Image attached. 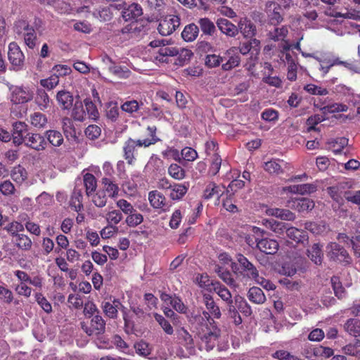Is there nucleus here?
Segmentation results:
<instances>
[{
	"instance_id": "obj_1",
	"label": "nucleus",
	"mask_w": 360,
	"mask_h": 360,
	"mask_svg": "<svg viewBox=\"0 0 360 360\" xmlns=\"http://www.w3.org/2000/svg\"><path fill=\"white\" fill-rule=\"evenodd\" d=\"M148 134L150 138L145 139H139L135 141L132 139H129L123 146L124 157L127 163L132 165L135 161L134 153L136 147L147 148L151 145H154L160 139L156 136L157 127L155 125L148 126L147 127Z\"/></svg>"
},
{
	"instance_id": "obj_2",
	"label": "nucleus",
	"mask_w": 360,
	"mask_h": 360,
	"mask_svg": "<svg viewBox=\"0 0 360 360\" xmlns=\"http://www.w3.org/2000/svg\"><path fill=\"white\" fill-rule=\"evenodd\" d=\"M221 330L215 324L202 326L196 333L197 338L200 340V349L207 352L214 349L218 342Z\"/></svg>"
},
{
	"instance_id": "obj_3",
	"label": "nucleus",
	"mask_w": 360,
	"mask_h": 360,
	"mask_svg": "<svg viewBox=\"0 0 360 360\" xmlns=\"http://www.w3.org/2000/svg\"><path fill=\"white\" fill-rule=\"evenodd\" d=\"M202 298L203 303L207 310L202 313L204 317L206 319L207 323H209V325L215 324V321L213 319H219L221 318V313L220 309L210 295L205 293L203 295Z\"/></svg>"
},
{
	"instance_id": "obj_4",
	"label": "nucleus",
	"mask_w": 360,
	"mask_h": 360,
	"mask_svg": "<svg viewBox=\"0 0 360 360\" xmlns=\"http://www.w3.org/2000/svg\"><path fill=\"white\" fill-rule=\"evenodd\" d=\"M327 257L333 261L345 263L351 262V257L346 250L336 243H330L326 247Z\"/></svg>"
},
{
	"instance_id": "obj_5",
	"label": "nucleus",
	"mask_w": 360,
	"mask_h": 360,
	"mask_svg": "<svg viewBox=\"0 0 360 360\" xmlns=\"http://www.w3.org/2000/svg\"><path fill=\"white\" fill-rule=\"evenodd\" d=\"M352 185L349 181H341L327 188V192L330 198L338 204H343L345 193L352 188Z\"/></svg>"
},
{
	"instance_id": "obj_6",
	"label": "nucleus",
	"mask_w": 360,
	"mask_h": 360,
	"mask_svg": "<svg viewBox=\"0 0 360 360\" xmlns=\"http://www.w3.org/2000/svg\"><path fill=\"white\" fill-rule=\"evenodd\" d=\"M81 328L89 336L103 334L105 330V321L101 315L96 314L92 317L90 326L82 322Z\"/></svg>"
},
{
	"instance_id": "obj_7",
	"label": "nucleus",
	"mask_w": 360,
	"mask_h": 360,
	"mask_svg": "<svg viewBox=\"0 0 360 360\" xmlns=\"http://www.w3.org/2000/svg\"><path fill=\"white\" fill-rule=\"evenodd\" d=\"M11 101L15 104H22L32 100L34 93L27 87L13 86L11 88Z\"/></svg>"
},
{
	"instance_id": "obj_8",
	"label": "nucleus",
	"mask_w": 360,
	"mask_h": 360,
	"mask_svg": "<svg viewBox=\"0 0 360 360\" xmlns=\"http://www.w3.org/2000/svg\"><path fill=\"white\" fill-rule=\"evenodd\" d=\"M180 25V18L178 15H170L162 19L158 30L162 36L171 34Z\"/></svg>"
},
{
	"instance_id": "obj_9",
	"label": "nucleus",
	"mask_w": 360,
	"mask_h": 360,
	"mask_svg": "<svg viewBox=\"0 0 360 360\" xmlns=\"http://www.w3.org/2000/svg\"><path fill=\"white\" fill-rule=\"evenodd\" d=\"M8 57L13 70H19L24 65L25 56L18 44L12 42L8 46Z\"/></svg>"
},
{
	"instance_id": "obj_10",
	"label": "nucleus",
	"mask_w": 360,
	"mask_h": 360,
	"mask_svg": "<svg viewBox=\"0 0 360 360\" xmlns=\"http://www.w3.org/2000/svg\"><path fill=\"white\" fill-rule=\"evenodd\" d=\"M22 143L27 147L37 151L43 150L46 146V141L44 137L37 133L29 132L26 136H25Z\"/></svg>"
},
{
	"instance_id": "obj_11",
	"label": "nucleus",
	"mask_w": 360,
	"mask_h": 360,
	"mask_svg": "<svg viewBox=\"0 0 360 360\" xmlns=\"http://www.w3.org/2000/svg\"><path fill=\"white\" fill-rule=\"evenodd\" d=\"M223 60H227V61L222 65L224 70H230L238 66L240 62V58L238 48L231 47L228 49L223 56Z\"/></svg>"
},
{
	"instance_id": "obj_12",
	"label": "nucleus",
	"mask_w": 360,
	"mask_h": 360,
	"mask_svg": "<svg viewBox=\"0 0 360 360\" xmlns=\"http://www.w3.org/2000/svg\"><path fill=\"white\" fill-rule=\"evenodd\" d=\"M343 328L349 335L356 338L355 345L360 347V320L350 318L345 321Z\"/></svg>"
},
{
	"instance_id": "obj_13",
	"label": "nucleus",
	"mask_w": 360,
	"mask_h": 360,
	"mask_svg": "<svg viewBox=\"0 0 360 360\" xmlns=\"http://www.w3.org/2000/svg\"><path fill=\"white\" fill-rule=\"evenodd\" d=\"M27 125L22 122H16L13 124L12 139L15 146L22 144L25 136L28 134Z\"/></svg>"
},
{
	"instance_id": "obj_14",
	"label": "nucleus",
	"mask_w": 360,
	"mask_h": 360,
	"mask_svg": "<svg viewBox=\"0 0 360 360\" xmlns=\"http://www.w3.org/2000/svg\"><path fill=\"white\" fill-rule=\"evenodd\" d=\"M257 248L262 252L266 254H275L278 250V243L274 239L256 238L255 240Z\"/></svg>"
},
{
	"instance_id": "obj_15",
	"label": "nucleus",
	"mask_w": 360,
	"mask_h": 360,
	"mask_svg": "<svg viewBox=\"0 0 360 360\" xmlns=\"http://www.w3.org/2000/svg\"><path fill=\"white\" fill-rule=\"evenodd\" d=\"M236 260L240 264L243 271L248 278L254 280L255 278L257 277L259 272L257 268L244 255L238 254L236 255Z\"/></svg>"
},
{
	"instance_id": "obj_16",
	"label": "nucleus",
	"mask_w": 360,
	"mask_h": 360,
	"mask_svg": "<svg viewBox=\"0 0 360 360\" xmlns=\"http://www.w3.org/2000/svg\"><path fill=\"white\" fill-rule=\"evenodd\" d=\"M176 341L187 349H194L193 337L184 327H180L176 330Z\"/></svg>"
},
{
	"instance_id": "obj_17",
	"label": "nucleus",
	"mask_w": 360,
	"mask_h": 360,
	"mask_svg": "<svg viewBox=\"0 0 360 360\" xmlns=\"http://www.w3.org/2000/svg\"><path fill=\"white\" fill-rule=\"evenodd\" d=\"M238 32L245 38H252L256 34L257 29L255 24L247 18H241L238 22Z\"/></svg>"
},
{
	"instance_id": "obj_18",
	"label": "nucleus",
	"mask_w": 360,
	"mask_h": 360,
	"mask_svg": "<svg viewBox=\"0 0 360 360\" xmlns=\"http://www.w3.org/2000/svg\"><path fill=\"white\" fill-rule=\"evenodd\" d=\"M265 6L271 24L276 25L283 20V17L279 13V5H277L274 1H269L266 3Z\"/></svg>"
},
{
	"instance_id": "obj_19",
	"label": "nucleus",
	"mask_w": 360,
	"mask_h": 360,
	"mask_svg": "<svg viewBox=\"0 0 360 360\" xmlns=\"http://www.w3.org/2000/svg\"><path fill=\"white\" fill-rule=\"evenodd\" d=\"M217 25L219 30L228 37H234L238 34L237 26L226 18L218 19Z\"/></svg>"
},
{
	"instance_id": "obj_20",
	"label": "nucleus",
	"mask_w": 360,
	"mask_h": 360,
	"mask_svg": "<svg viewBox=\"0 0 360 360\" xmlns=\"http://www.w3.org/2000/svg\"><path fill=\"white\" fill-rule=\"evenodd\" d=\"M120 307L124 309L121 302L117 299H114L112 302H103L101 304L104 314L110 319H116L117 317L118 309Z\"/></svg>"
},
{
	"instance_id": "obj_21",
	"label": "nucleus",
	"mask_w": 360,
	"mask_h": 360,
	"mask_svg": "<svg viewBox=\"0 0 360 360\" xmlns=\"http://www.w3.org/2000/svg\"><path fill=\"white\" fill-rule=\"evenodd\" d=\"M189 183L174 184L170 188L169 195L173 200H181L188 192Z\"/></svg>"
},
{
	"instance_id": "obj_22",
	"label": "nucleus",
	"mask_w": 360,
	"mask_h": 360,
	"mask_svg": "<svg viewBox=\"0 0 360 360\" xmlns=\"http://www.w3.org/2000/svg\"><path fill=\"white\" fill-rule=\"evenodd\" d=\"M143 14L141 6L138 4H132L125 8L122 13L123 18L127 20H136Z\"/></svg>"
},
{
	"instance_id": "obj_23",
	"label": "nucleus",
	"mask_w": 360,
	"mask_h": 360,
	"mask_svg": "<svg viewBox=\"0 0 360 360\" xmlns=\"http://www.w3.org/2000/svg\"><path fill=\"white\" fill-rule=\"evenodd\" d=\"M266 213L269 216H274L282 220L294 221L295 219V214L289 210L270 208L266 210Z\"/></svg>"
},
{
	"instance_id": "obj_24",
	"label": "nucleus",
	"mask_w": 360,
	"mask_h": 360,
	"mask_svg": "<svg viewBox=\"0 0 360 360\" xmlns=\"http://www.w3.org/2000/svg\"><path fill=\"white\" fill-rule=\"evenodd\" d=\"M102 184L103 185V191L108 193L111 198H117L120 191L118 185L115 181L109 177H103L102 179Z\"/></svg>"
},
{
	"instance_id": "obj_25",
	"label": "nucleus",
	"mask_w": 360,
	"mask_h": 360,
	"mask_svg": "<svg viewBox=\"0 0 360 360\" xmlns=\"http://www.w3.org/2000/svg\"><path fill=\"white\" fill-rule=\"evenodd\" d=\"M56 100L62 109L69 110L73 105L74 98L70 92L60 91L56 95Z\"/></svg>"
},
{
	"instance_id": "obj_26",
	"label": "nucleus",
	"mask_w": 360,
	"mask_h": 360,
	"mask_svg": "<svg viewBox=\"0 0 360 360\" xmlns=\"http://www.w3.org/2000/svg\"><path fill=\"white\" fill-rule=\"evenodd\" d=\"M72 105L73 107L70 114L71 117L75 121L84 122L86 119V114L84 105L82 102L79 100H77Z\"/></svg>"
},
{
	"instance_id": "obj_27",
	"label": "nucleus",
	"mask_w": 360,
	"mask_h": 360,
	"mask_svg": "<svg viewBox=\"0 0 360 360\" xmlns=\"http://www.w3.org/2000/svg\"><path fill=\"white\" fill-rule=\"evenodd\" d=\"M262 224L266 228L276 234H283L287 224L285 223L278 221L275 219H264L262 221Z\"/></svg>"
},
{
	"instance_id": "obj_28",
	"label": "nucleus",
	"mask_w": 360,
	"mask_h": 360,
	"mask_svg": "<svg viewBox=\"0 0 360 360\" xmlns=\"http://www.w3.org/2000/svg\"><path fill=\"white\" fill-rule=\"evenodd\" d=\"M148 200L151 206L155 209H163L166 206V198L163 194L158 191H150Z\"/></svg>"
},
{
	"instance_id": "obj_29",
	"label": "nucleus",
	"mask_w": 360,
	"mask_h": 360,
	"mask_svg": "<svg viewBox=\"0 0 360 360\" xmlns=\"http://www.w3.org/2000/svg\"><path fill=\"white\" fill-rule=\"evenodd\" d=\"M11 179L18 185H21L27 178L26 169L20 165H16L11 171Z\"/></svg>"
},
{
	"instance_id": "obj_30",
	"label": "nucleus",
	"mask_w": 360,
	"mask_h": 360,
	"mask_svg": "<svg viewBox=\"0 0 360 360\" xmlns=\"http://www.w3.org/2000/svg\"><path fill=\"white\" fill-rule=\"evenodd\" d=\"M14 237V243L15 245L22 250H29L31 249L32 242L31 239L23 233H13Z\"/></svg>"
},
{
	"instance_id": "obj_31",
	"label": "nucleus",
	"mask_w": 360,
	"mask_h": 360,
	"mask_svg": "<svg viewBox=\"0 0 360 360\" xmlns=\"http://www.w3.org/2000/svg\"><path fill=\"white\" fill-rule=\"evenodd\" d=\"M285 232L290 239L294 240L296 243H303L307 240L306 233L304 231L295 227H288L287 226Z\"/></svg>"
},
{
	"instance_id": "obj_32",
	"label": "nucleus",
	"mask_w": 360,
	"mask_h": 360,
	"mask_svg": "<svg viewBox=\"0 0 360 360\" xmlns=\"http://www.w3.org/2000/svg\"><path fill=\"white\" fill-rule=\"evenodd\" d=\"M308 257L316 264H321L323 260L322 245L319 243H314L310 249L308 250Z\"/></svg>"
},
{
	"instance_id": "obj_33",
	"label": "nucleus",
	"mask_w": 360,
	"mask_h": 360,
	"mask_svg": "<svg viewBox=\"0 0 360 360\" xmlns=\"http://www.w3.org/2000/svg\"><path fill=\"white\" fill-rule=\"evenodd\" d=\"M199 33V28L198 25L191 23L186 25L183 32H181V37L186 41H194Z\"/></svg>"
},
{
	"instance_id": "obj_34",
	"label": "nucleus",
	"mask_w": 360,
	"mask_h": 360,
	"mask_svg": "<svg viewBox=\"0 0 360 360\" xmlns=\"http://www.w3.org/2000/svg\"><path fill=\"white\" fill-rule=\"evenodd\" d=\"M179 53V49L174 46H162L160 48L158 52V55L155 56V59L160 62H165V57L167 56H175Z\"/></svg>"
},
{
	"instance_id": "obj_35",
	"label": "nucleus",
	"mask_w": 360,
	"mask_h": 360,
	"mask_svg": "<svg viewBox=\"0 0 360 360\" xmlns=\"http://www.w3.org/2000/svg\"><path fill=\"white\" fill-rule=\"evenodd\" d=\"M248 297L250 301L257 304H262L266 301L262 290L257 287H252L249 290Z\"/></svg>"
},
{
	"instance_id": "obj_36",
	"label": "nucleus",
	"mask_w": 360,
	"mask_h": 360,
	"mask_svg": "<svg viewBox=\"0 0 360 360\" xmlns=\"http://www.w3.org/2000/svg\"><path fill=\"white\" fill-rule=\"evenodd\" d=\"M224 187L221 188L220 186L217 185L214 182H210L203 193V198L206 200H209L217 195L219 198L224 193Z\"/></svg>"
},
{
	"instance_id": "obj_37",
	"label": "nucleus",
	"mask_w": 360,
	"mask_h": 360,
	"mask_svg": "<svg viewBox=\"0 0 360 360\" xmlns=\"http://www.w3.org/2000/svg\"><path fill=\"white\" fill-rule=\"evenodd\" d=\"M82 192L81 189L75 188L70 198V206L76 212H79L83 208Z\"/></svg>"
},
{
	"instance_id": "obj_38",
	"label": "nucleus",
	"mask_w": 360,
	"mask_h": 360,
	"mask_svg": "<svg viewBox=\"0 0 360 360\" xmlns=\"http://www.w3.org/2000/svg\"><path fill=\"white\" fill-rule=\"evenodd\" d=\"M195 281L200 288L209 292L214 290V283H218L217 281L214 282L207 274L198 275Z\"/></svg>"
},
{
	"instance_id": "obj_39",
	"label": "nucleus",
	"mask_w": 360,
	"mask_h": 360,
	"mask_svg": "<svg viewBox=\"0 0 360 360\" xmlns=\"http://www.w3.org/2000/svg\"><path fill=\"white\" fill-rule=\"evenodd\" d=\"M198 24L201 31L203 34L212 36L216 31V27L212 21L207 18H202L199 19Z\"/></svg>"
},
{
	"instance_id": "obj_40",
	"label": "nucleus",
	"mask_w": 360,
	"mask_h": 360,
	"mask_svg": "<svg viewBox=\"0 0 360 360\" xmlns=\"http://www.w3.org/2000/svg\"><path fill=\"white\" fill-rule=\"evenodd\" d=\"M169 175L175 180L181 181L186 177V171L176 163H172L168 167Z\"/></svg>"
},
{
	"instance_id": "obj_41",
	"label": "nucleus",
	"mask_w": 360,
	"mask_h": 360,
	"mask_svg": "<svg viewBox=\"0 0 360 360\" xmlns=\"http://www.w3.org/2000/svg\"><path fill=\"white\" fill-rule=\"evenodd\" d=\"M214 291L228 304H233L232 296L230 291L219 282L214 283Z\"/></svg>"
},
{
	"instance_id": "obj_42",
	"label": "nucleus",
	"mask_w": 360,
	"mask_h": 360,
	"mask_svg": "<svg viewBox=\"0 0 360 360\" xmlns=\"http://www.w3.org/2000/svg\"><path fill=\"white\" fill-rule=\"evenodd\" d=\"M84 184L86 188V193L90 196L97 188V181L95 176L90 173H86L84 176Z\"/></svg>"
},
{
	"instance_id": "obj_43",
	"label": "nucleus",
	"mask_w": 360,
	"mask_h": 360,
	"mask_svg": "<svg viewBox=\"0 0 360 360\" xmlns=\"http://www.w3.org/2000/svg\"><path fill=\"white\" fill-rule=\"evenodd\" d=\"M47 122L46 116L41 112H36L30 115V122L36 128H44Z\"/></svg>"
},
{
	"instance_id": "obj_44",
	"label": "nucleus",
	"mask_w": 360,
	"mask_h": 360,
	"mask_svg": "<svg viewBox=\"0 0 360 360\" xmlns=\"http://www.w3.org/2000/svg\"><path fill=\"white\" fill-rule=\"evenodd\" d=\"M46 136L49 143L56 147L61 146L63 143L62 134L56 130H48L46 132Z\"/></svg>"
},
{
	"instance_id": "obj_45",
	"label": "nucleus",
	"mask_w": 360,
	"mask_h": 360,
	"mask_svg": "<svg viewBox=\"0 0 360 360\" xmlns=\"http://www.w3.org/2000/svg\"><path fill=\"white\" fill-rule=\"evenodd\" d=\"M295 208L300 212L311 210L314 207V202L312 200L307 198H302L294 202Z\"/></svg>"
},
{
	"instance_id": "obj_46",
	"label": "nucleus",
	"mask_w": 360,
	"mask_h": 360,
	"mask_svg": "<svg viewBox=\"0 0 360 360\" xmlns=\"http://www.w3.org/2000/svg\"><path fill=\"white\" fill-rule=\"evenodd\" d=\"M279 160H271L264 163V169L269 174H280L283 172Z\"/></svg>"
},
{
	"instance_id": "obj_47",
	"label": "nucleus",
	"mask_w": 360,
	"mask_h": 360,
	"mask_svg": "<svg viewBox=\"0 0 360 360\" xmlns=\"http://www.w3.org/2000/svg\"><path fill=\"white\" fill-rule=\"evenodd\" d=\"M35 102L41 110H44L49 107L50 99L44 90L39 89L37 91Z\"/></svg>"
},
{
	"instance_id": "obj_48",
	"label": "nucleus",
	"mask_w": 360,
	"mask_h": 360,
	"mask_svg": "<svg viewBox=\"0 0 360 360\" xmlns=\"http://www.w3.org/2000/svg\"><path fill=\"white\" fill-rule=\"evenodd\" d=\"M288 30L285 26L281 27H276L273 31H269L268 37L275 41H283L286 37Z\"/></svg>"
},
{
	"instance_id": "obj_49",
	"label": "nucleus",
	"mask_w": 360,
	"mask_h": 360,
	"mask_svg": "<svg viewBox=\"0 0 360 360\" xmlns=\"http://www.w3.org/2000/svg\"><path fill=\"white\" fill-rule=\"evenodd\" d=\"M331 285L333 288L334 293L338 299L341 300L346 297V291L338 277L333 276L331 278Z\"/></svg>"
},
{
	"instance_id": "obj_50",
	"label": "nucleus",
	"mask_w": 360,
	"mask_h": 360,
	"mask_svg": "<svg viewBox=\"0 0 360 360\" xmlns=\"http://www.w3.org/2000/svg\"><path fill=\"white\" fill-rule=\"evenodd\" d=\"M105 115L111 122H115L119 117V107L117 103L110 102L105 108Z\"/></svg>"
},
{
	"instance_id": "obj_51",
	"label": "nucleus",
	"mask_w": 360,
	"mask_h": 360,
	"mask_svg": "<svg viewBox=\"0 0 360 360\" xmlns=\"http://www.w3.org/2000/svg\"><path fill=\"white\" fill-rule=\"evenodd\" d=\"M86 117L96 120L99 117V113L96 105L89 99L84 101Z\"/></svg>"
},
{
	"instance_id": "obj_52",
	"label": "nucleus",
	"mask_w": 360,
	"mask_h": 360,
	"mask_svg": "<svg viewBox=\"0 0 360 360\" xmlns=\"http://www.w3.org/2000/svg\"><path fill=\"white\" fill-rule=\"evenodd\" d=\"M154 318L166 334H174V328L172 326L167 319H165V317L158 313H155L154 314Z\"/></svg>"
},
{
	"instance_id": "obj_53",
	"label": "nucleus",
	"mask_w": 360,
	"mask_h": 360,
	"mask_svg": "<svg viewBox=\"0 0 360 360\" xmlns=\"http://www.w3.org/2000/svg\"><path fill=\"white\" fill-rule=\"evenodd\" d=\"M31 27L27 20L20 18L14 22L13 30L18 35H22L26 32L29 31Z\"/></svg>"
},
{
	"instance_id": "obj_54",
	"label": "nucleus",
	"mask_w": 360,
	"mask_h": 360,
	"mask_svg": "<svg viewBox=\"0 0 360 360\" xmlns=\"http://www.w3.org/2000/svg\"><path fill=\"white\" fill-rule=\"evenodd\" d=\"M24 42L30 49H34L37 45V37L34 29L32 27L23 34Z\"/></svg>"
},
{
	"instance_id": "obj_55",
	"label": "nucleus",
	"mask_w": 360,
	"mask_h": 360,
	"mask_svg": "<svg viewBox=\"0 0 360 360\" xmlns=\"http://www.w3.org/2000/svg\"><path fill=\"white\" fill-rule=\"evenodd\" d=\"M136 354L141 356H147L150 354L152 349L148 343L143 340L136 342L134 346Z\"/></svg>"
},
{
	"instance_id": "obj_56",
	"label": "nucleus",
	"mask_w": 360,
	"mask_h": 360,
	"mask_svg": "<svg viewBox=\"0 0 360 360\" xmlns=\"http://www.w3.org/2000/svg\"><path fill=\"white\" fill-rule=\"evenodd\" d=\"M122 212L117 210H112L106 214L105 219L109 224L115 226L122 220Z\"/></svg>"
},
{
	"instance_id": "obj_57",
	"label": "nucleus",
	"mask_w": 360,
	"mask_h": 360,
	"mask_svg": "<svg viewBox=\"0 0 360 360\" xmlns=\"http://www.w3.org/2000/svg\"><path fill=\"white\" fill-rule=\"evenodd\" d=\"M143 217L141 214L132 212L126 217L125 222L129 227H136L143 222Z\"/></svg>"
},
{
	"instance_id": "obj_58",
	"label": "nucleus",
	"mask_w": 360,
	"mask_h": 360,
	"mask_svg": "<svg viewBox=\"0 0 360 360\" xmlns=\"http://www.w3.org/2000/svg\"><path fill=\"white\" fill-rule=\"evenodd\" d=\"M304 229L313 234L320 235L326 231V226L323 223L306 222L304 224Z\"/></svg>"
},
{
	"instance_id": "obj_59",
	"label": "nucleus",
	"mask_w": 360,
	"mask_h": 360,
	"mask_svg": "<svg viewBox=\"0 0 360 360\" xmlns=\"http://www.w3.org/2000/svg\"><path fill=\"white\" fill-rule=\"evenodd\" d=\"M142 105V103L140 104L137 101L131 100L124 102L121 105V109L125 112L132 114L137 112Z\"/></svg>"
},
{
	"instance_id": "obj_60",
	"label": "nucleus",
	"mask_w": 360,
	"mask_h": 360,
	"mask_svg": "<svg viewBox=\"0 0 360 360\" xmlns=\"http://www.w3.org/2000/svg\"><path fill=\"white\" fill-rule=\"evenodd\" d=\"M16 191L15 186L10 180H5L0 183V192L5 196L14 195Z\"/></svg>"
},
{
	"instance_id": "obj_61",
	"label": "nucleus",
	"mask_w": 360,
	"mask_h": 360,
	"mask_svg": "<svg viewBox=\"0 0 360 360\" xmlns=\"http://www.w3.org/2000/svg\"><path fill=\"white\" fill-rule=\"evenodd\" d=\"M221 163L222 159L219 155V154L214 153L213 156L212 157V161L209 169V172L212 175L215 176L219 172Z\"/></svg>"
},
{
	"instance_id": "obj_62",
	"label": "nucleus",
	"mask_w": 360,
	"mask_h": 360,
	"mask_svg": "<svg viewBox=\"0 0 360 360\" xmlns=\"http://www.w3.org/2000/svg\"><path fill=\"white\" fill-rule=\"evenodd\" d=\"M13 298V292L5 285H0V300L6 304H11Z\"/></svg>"
},
{
	"instance_id": "obj_63",
	"label": "nucleus",
	"mask_w": 360,
	"mask_h": 360,
	"mask_svg": "<svg viewBox=\"0 0 360 360\" xmlns=\"http://www.w3.org/2000/svg\"><path fill=\"white\" fill-rule=\"evenodd\" d=\"M106 193L103 191H99L92 197L94 204L98 207H103L107 203Z\"/></svg>"
},
{
	"instance_id": "obj_64",
	"label": "nucleus",
	"mask_w": 360,
	"mask_h": 360,
	"mask_svg": "<svg viewBox=\"0 0 360 360\" xmlns=\"http://www.w3.org/2000/svg\"><path fill=\"white\" fill-rule=\"evenodd\" d=\"M117 207L125 214L136 212L134 206L124 199H120L116 202Z\"/></svg>"
}]
</instances>
